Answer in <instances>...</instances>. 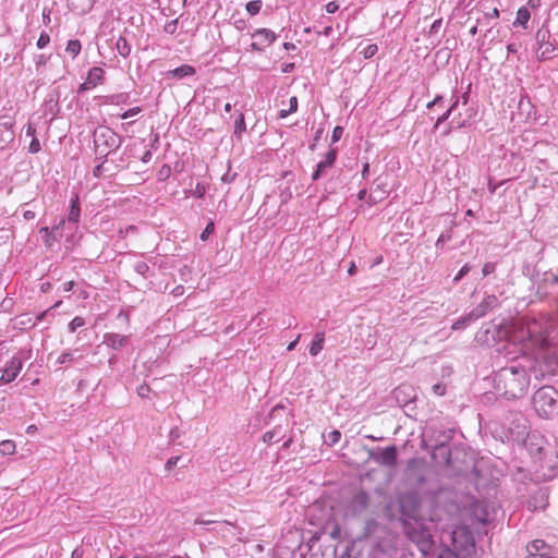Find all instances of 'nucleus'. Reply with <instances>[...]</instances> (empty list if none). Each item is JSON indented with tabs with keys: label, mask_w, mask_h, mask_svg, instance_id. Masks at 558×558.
Returning <instances> with one entry per match:
<instances>
[{
	"label": "nucleus",
	"mask_w": 558,
	"mask_h": 558,
	"mask_svg": "<svg viewBox=\"0 0 558 558\" xmlns=\"http://www.w3.org/2000/svg\"><path fill=\"white\" fill-rule=\"evenodd\" d=\"M75 357H74V352L72 351H66V352H63L57 360V363L58 364H65L68 362H72L74 361Z\"/></svg>",
	"instance_id": "e433bc0d"
},
{
	"label": "nucleus",
	"mask_w": 558,
	"mask_h": 558,
	"mask_svg": "<svg viewBox=\"0 0 558 558\" xmlns=\"http://www.w3.org/2000/svg\"><path fill=\"white\" fill-rule=\"evenodd\" d=\"M451 550L462 558H474L476 555L473 533L465 526H458L451 533Z\"/></svg>",
	"instance_id": "20e7f679"
},
{
	"label": "nucleus",
	"mask_w": 558,
	"mask_h": 558,
	"mask_svg": "<svg viewBox=\"0 0 558 558\" xmlns=\"http://www.w3.org/2000/svg\"><path fill=\"white\" fill-rule=\"evenodd\" d=\"M49 58H50L49 56H46L44 53L37 56V58H36V65L37 66L46 65V63L48 62Z\"/></svg>",
	"instance_id": "864d4df0"
},
{
	"label": "nucleus",
	"mask_w": 558,
	"mask_h": 558,
	"mask_svg": "<svg viewBox=\"0 0 558 558\" xmlns=\"http://www.w3.org/2000/svg\"><path fill=\"white\" fill-rule=\"evenodd\" d=\"M289 110L291 112H295L298 110V98L295 96L291 97L289 100Z\"/></svg>",
	"instance_id": "6e6d98bb"
},
{
	"label": "nucleus",
	"mask_w": 558,
	"mask_h": 558,
	"mask_svg": "<svg viewBox=\"0 0 558 558\" xmlns=\"http://www.w3.org/2000/svg\"><path fill=\"white\" fill-rule=\"evenodd\" d=\"M327 168H330L328 165L325 163V160H322L317 163V167H316V170L313 172L312 174V180L313 181H317L323 172L327 169Z\"/></svg>",
	"instance_id": "7c9ffc66"
},
{
	"label": "nucleus",
	"mask_w": 558,
	"mask_h": 558,
	"mask_svg": "<svg viewBox=\"0 0 558 558\" xmlns=\"http://www.w3.org/2000/svg\"><path fill=\"white\" fill-rule=\"evenodd\" d=\"M471 267L465 264L460 270L459 272L456 275V277L453 278V281L454 282H458L460 281L469 271H470Z\"/></svg>",
	"instance_id": "a18cd8bd"
},
{
	"label": "nucleus",
	"mask_w": 558,
	"mask_h": 558,
	"mask_svg": "<svg viewBox=\"0 0 558 558\" xmlns=\"http://www.w3.org/2000/svg\"><path fill=\"white\" fill-rule=\"evenodd\" d=\"M398 451L396 446L387 447L375 457V461L385 465L393 466L397 463Z\"/></svg>",
	"instance_id": "ddd939ff"
},
{
	"label": "nucleus",
	"mask_w": 558,
	"mask_h": 558,
	"mask_svg": "<svg viewBox=\"0 0 558 558\" xmlns=\"http://www.w3.org/2000/svg\"><path fill=\"white\" fill-rule=\"evenodd\" d=\"M134 270L138 275L146 277L147 272L149 271V266L145 262H137L134 265Z\"/></svg>",
	"instance_id": "f704fd0d"
},
{
	"label": "nucleus",
	"mask_w": 558,
	"mask_h": 558,
	"mask_svg": "<svg viewBox=\"0 0 558 558\" xmlns=\"http://www.w3.org/2000/svg\"><path fill=\"white\" fill-rule=\"evenodd\" d=\"M73 287H74V282L72 280L71 281H66V282L63 283L62 290L64 292H70L73 289Z\"/></svg>",
	"instance_id": "052dcab7"
},
{
	"label": "nucleus",
	"mask_w": 558,
	"mask_h": 558,
	"mask_svg": "<svg viewBox=\"0 0 558 558\" xmlns=\"http://www.w3.org/2000/svg\"><path fill=\"white\" fill-rule=\"evenodd\" d=\"M204 194H205V186L198 183V184L196 185V187H195V195H196L197 197H203V196H204Z\"/></svg>",
	"instance_id": "13d9d810"
},
{
	"label": "nucleus",
	"mask_w": 558,
	"mask_h": 558,
	"mask_svg": "<svg viewBox=\"0 0 558 558\" xmlns=\"http://www.w3.org/2000/svg\"><path fill=\"white\" fill-rule=\"evenodd\" d=\"M530 17H531L530 11L525 7H522L517 12V19H515L514 24H520L524 28H526V24H527Z\"/></svg>",
	"instance_id": "4be33fe9"
},
{
	"label": "nucleus",
	"mask_w": 558,
	"mask_h": 558,
	"mask_svg": "<svg viewBox=\"0 0 558 558\" xmlns=\"http://www.w3.org/2000/svg\"><path fill=\"white\" fill-rule=\"evenodd\" d=\"M262 5H263L262 0H253V1H250L246 3L245 9H246V12L253 16V15H256L259 13Z\"/></svg>",
	"instance_id": "a878e982"
},
{
	"label": "nucleus",
	"mask_w": 558,
	"mask_h": 558,
	"mask_svg": "<svg viewBox=\"0 0 558 558\" xmlns=\"http://www.w3.org/2000/svg\"><path fill=\"white\" fill-rule=\"evenodd\" d=\"M149 392H150V387L146 384H143V385L138 386V388H137V395L141 398H147Z\"/></svg>",
	"instance_id": "c03bdc74"
},
{
	"label": "nucleus",
	"mask_w": 558,
	"mask_h": 558,
	"mask_svg": "<svg viewBox=\"0 0 558 558\" xmlns=\"http://www.w3.org/2000/svg\"><path fill=\"white\" fill-rule=\"evenodd\" d=\"M195 73L196 70L194 66L190 64H183L179 68H175L174 70L169 71L168 75L180 80L186 76H192Z\"/></svg>",
	"instance_id": "f3484780"
},
{
	"label": "nucleus",
	"mask_w": 558,
	"mask_h": 558,
	"mask_svg": "<svg viewBox=\"0 0 558 558\" xmlns=\"http://www.w3.org/2000/svg\"><path fill=\"white\" fill-rule=\"evenodd\" d=\"M392 398L399 407H407L416 399V391L412 385L402 384L392 391Z\"/></svg>",
	"instance_id": "1a4fd4ad"
},
{
	"label": "nucleus",
	"mask_w": 558,
	"mask_h": 558,
	"mask_svg": "<svg viewBox=\"0 0 558 558\" xmlns=\"http://www.w3.org/2000/svg\"><path fill=\"white\" fill-rule=\"evenodd\" d=\"M85 325V319L81 316L74 317L69 324V330L74 332L77 328L83 327Z\"/></svg>",
	"instance_id": "473e14b6"
},
{
	"label": "nucleus",
	"mask_w": 558,
	"mask_h": 558,
	"mask_svg": "<svg viewBox=\"0 0 558 558\" xmlns=\"http://www.w3.org/2000/svg\"><path fill=\"white\" fill-rule=\"evenodd\" d=\"M512 416L513 420L511 421L508 430L510 435L515 439H523L524 436L527 434L525 420L521 413H513Z\"/></svg>",
	"instance_id": "f8f14e48"
},
{
	"label": "nucleus",
	"mask_w": 558,
	"mask_h": 558,
	"mask_svg": "<svg viewBox=\"0 0 558 558\" xmlns=\"http://www.w3.org/2000/svg\"><path fill=\"white\" fill-rule=\"evenodd\" d=\"M178 23H179V19H174L172 21L167 22L163 26V31L167 34L173 35L177 32Z\"/></svg>",
	"instance_id": "c9c22d12"
},
{
	"label": "nucleus",
	"mask_w": 558,
	"mask_h": 558,
	"mask_svg": "<svg viewBox=\"0 0 558 558\" xmlns=\"http://www.w3.org/2000/svg\"><path fill=\"white\" fill-rule=\"evenodd\" d=\"M35 132H36V129L32 124H28L26 128V135L34 137Z\"/></svg>",
	"instance_id": "338daca9"
},
{
	"label": "nucleus",
	"mask_w": 558,
	"mask_h": 558,
	"mask_svg": "<svg viewBox=\"0 0 558 558\" xmlns=\"http://www.w3.org/2000/svg\"><path fill=\"white\" fill-rule=\"evenodd\" d=\"M50 43V36L46 32H41L38 40H37V47L39 49L45 48Z\"/></svg>",
	"instance_id": "4c0bfd02"
},
{
	"label": "nucleus",
	"mask_w": 558,
	"mask_h": 558,
	"mask_svg": "<svg viewBox=\"0 0 558 558\" xmlns=\"http://www.w3.org/2000/svg\"><path fill=\"white\" fill-rule=\"evenodd\" d=\"M436 451H437V453H439L440 456L444 457L447 464L450 463V453H449L448 448L445 445L441 444V445L437 446Z\"/></svg>",
	"instance_id": "ea45409f"
},
{
	"label": "nucleus",
	"mask_w": 558,
	"mask_h": 558,
	"mask_svg": "<svg viewBox=\"0 0 558 558\" xmlns=\"http://www.w3.org/2000/svg\"><path fill=\"white\" fill-rule=\"evenodd\" d=\"M215 230V225L213 221H210L206 228L203 230V232L201 233L199 238L202 241H206L208 240L209 235L214 232Z\"/></svg>",
	"instance_id": "58836bf2"
},
{
	"label": "nucleus",
	"mask_w": 558,
	"mask_h": 558,
	"mask_svg": "<svg viewBox=\"0 0 558 558\" xmlns=\"http://www.w3.org/2000/svg\"><path fill=\"white\" fill-rule=\"evenodd\" d=\"M180 459V457H171L170 459H168V461L166 462V470H172L178 464Z\"/></svg>",
	"instance_id": "603ef678"
},
{
	"label": "nucleus",
	"mask_w": 558,
	"mask_h": 558,
	"mask_svg": "<svg viewBox=\"0 0 558 558\" xmlns=\"http://www.w3.org/2000/svg\"><path fill=\"white\" fill-rule=\"evenodd\" d=\"M252 38L251 49L262 52L276 40V35L268 28H259L253 33Z\"/></svg>",
	"instance_id": "6e6552de"
},
{
	"label": "nucleus",
	"mask_w": 558,
	"mask_h": 558,
	"mask_svg": "<svg viewBox=\"0 0 558 558\" xmlns=\"http://www.w3.org/2000/svg\"><path fill=\"white\" fill-rule=\"evenodd\" d=\"M529 555H543L547 554V545L543 539H535L526 546Z\"/></svg>",
	"instance_id": "6ab92c4d"
},
{
	"label": "nucleus",
	"mask_w": 558,
	"mask_h": 558,
	"mask_svg": "<svg viewBox=\"0 0 558 558\" xmlns=\"http://www.w3.org/2000/svg\"><path fill=\"white\" fill-rule=\"evenodd\" d=\"M495 271V264L494 263H486L483 266L482 274L484 277L490 275Z\"/></svg>",
	"instance_id": "3c124183"
},
{
	"label": "nucleus",
	"mask_w": 558,
	"mask_h": 558,
	"mask_svg": "<svg viewBox=\"0 0 558 558\" xmlns=\"http://www.w3.org/2000/svg\"><path fill=\"white\" fill-rule=\"evenodd\" d=\"M324 342H325V333L316 332L314 336V340L312 341V344L310 347V354L313 356H316L323 350Z\"/></svg>",
	"instance_id": "aec40b11"
},
{
	"label": "nucleus",
	"mask_w": 558,
	"mask_h": 558,
	"mask_svg": "<svg viewBox=\"0 0 558 558\" xmlns=\"http://www.w3.org/2000/svg\"><path fill=\"white\" fill-rule=\"evenodd\" d=\"M104 80V70L98 66H94L88 71L86 81L87 85L96 87L97 85L101 84Z\"/></svg>",
	"instance_id": "dca6fc26"
},
{
	"label": "nucleus",
	"mask_w": 558,
	"mask_h": 558,
	"mask_svg": "<svg viewBox=\"0 0 558 558\" xmlns=\"http://www.w3.org/2000/svg\"><path fill=\"white\" fill-rule=\"evenodd\" d=\"M11 122L0 123V149H3L14 138V132L12 130Z\"/></svg>",
	"instance_id": "2eb2a0df"
},
{
	"label": "nucleus",
	"mask_w": 558,
	"mask_h": 558,
	"mask_svg": "<svg viewBox=\"0 0 558 558\" xmlns=\"http://www.w3.org/2000/svg\"><path fill=\"white\" fill-rule=\"evenodd\" d=\"M129 94L128 93H120L114 94L108 97V101L112 105H125L129 101Z\"/></svg>",
	"instance_id": "393cba45"
},
{
	"label": "nucleus",
	"mask_w": 558,
	"mask_h": 558,
	"mask_svg": "<svg viewBox=\"0 0 558 558\" xmlns=\"http://www.w3.org/2000/svg\"><path fill=\"white\" fill-rule=\"evenodd\" d=\"M525 558H553L551 556H548L547 554L543 555H527Z\"/></svg>",
	"instance_id": "774afa93"
},
{
	"label": "nucleus",
	"mask_w": 558,
	"mask_h": 558,
	"mask_svg": "<svg viewBox=\"0 0 558 558\" xmlns=\"http://www.w3.org/2000/svg\"><path fill=\"white\" fill-rule=\"evenodd\" d=\"M80 215H81L80 199H78V195H75L71 199L70 210H69V214H68V221L72 222V223L78 222Z\"/></svg>",
	"instance_id": "a211bd4d"
},
{
	"label": "nucleus",
	"mask_w": 558,
	"mask_h": 558,
	"mask_svg": "<svg viewBox=\"0 0 558 558\" xmlns=\"http://www.w3.org/2000/svg\"><path fill=\"white\" fill-rule=\"evenodd\" d=\"M557 391L550 386L541 387L533 396L532 402L535 411L542 417L549 418L554 416L556 411Z\"/></svg>",
	"instance_id": "39448f33"
},
{
	"label": "nucleus",
	"mask_w": 558,
	"mask_h": 558,
	"mask_svg": "<svg viewBox=\"0 0 558 558\" xmlns=\"http://www.w3.org/2000/svg\"><path fill=\"white\" fill-rule=\"evenodd\" d=\"M100 160H101V162L98 166H96L94 168V170H93V173H94L95 177H99L101 174L102 168H104V163H105V161L107 159H100Z\"/></svg>",
	"instance_id": "4d7b16f0"
},
{
	"label": "nucleus",
	"mask_w": 558,
	"mask_h": 558,
	"mask_svg": "<svg viewBox=\"0 0 558 558\" xmlns=\"http://www.w3.org/2000/svg\"><path fill=\"white\" fill-rule=\"evenodd\" d=\"M343 134V128L342 126H336L332 131L331 141L332 143L338 142Z\"/></svg>",
	"instance_id": "8fccbe9b"
},
{
	"label": "nucleus",
	"mask_w": 558,
	"mask_h": 558,
	"mask_svg": "<svg viewBox=\"0 0 558 558\" xmlns=\"http://www.w3.org/2000/svg\"><path fill=\"white\" fill-rule=\"evenodd\" d=\"M23 216L26 220H33L36 217V214L33 210H25Z\"/></svg>",
	"instance_id": "e2e57ef3"
},
{
	"label": "nucleus",
	"mask_w": 558,
	"mask_h": 558,
	"mask_svg": "<svg viewBox=\"0 0 558 558\" xmlns=\"http://www.w3.org/2000/svg\"><path fill=\"white\" fill-rule=\"evenodd\" d=\"M341 433L339 430H332L328 434V440L330 445H333L340 440Z\"/></svg>",
	"instance_id": "09e8293b"
},
{
	"label": "nucleus",
	"mask_w": 558,
	"mask_h": 558,
	"mask_svg": "<svg viewBox=\"0 0 558 558\" xmlns=\"http://www.w3.org/2000/svg\"><path fill=\"white\" fill-rule=\"evenodd\" d=\"M499 16V11L495 8L493 9V11L490 13H487L485 15L486 19H498Z\"/></svg>",
	"instance_id": "0e129e2a"
},
{
	"label": "nucleus",
	"mask_w": 558,
	"mask_h": 558,
	"mask_svg": "<svg viewBox=\"0 0 558 558\" xmlns=\"http://www.w3.org/2000/svg\"><path fill=\"white\" fill-rule=\"evenodd\" d=\"M551 363H543L536 357H523L501 367L494 374V388L501 397L512 400L522 398L532 379L541 380L553 375Z\"/></svg>",
	"instance_id": "f257e3e1"
},
{
	"label": "nucleus",
	"mask_w": 558,
	"mask_h": 558,
	"mask_svg": "<svg viewBox=\"0 0 558 558\" xmlns=\"http://www.w3.org/2000/svg\"><path fill=\"white\" fill-rule=\"evenodd\" d=\"M459 100L458 98L451 104V106L441 114L437 118V121H436V124H435V128H438V125L442 122H445L449 117L450 114L452 113V111L456 109L457 105H458Z\"/></svg>",
	"instance_id": "cd10ccee"
},
{
	"label": "nucleus",
	"mask_w": 558,
	"mask_h": 558,
	"mask_svg": "<svg viewBox=\"0 0 558 558\" xmlns=\"http://www.w3.org/2000/svg\"><path fill=\"white\" fill-rule=\"evenodd\" d=\"M83 549L81 547H76L71 555V558H83Z\"/></svg>",
	"instance_id": "bf43d9fd"
},
{
	"label": "nucleus",
	"mask_w": 558,
	"mask_h": 558,
	"mask_svg": "<svg viewBox=\"0 0 558 558\" xmlns=\"http://www.w3.org/2000/svg\"><path fill=\"white\" fill-rule=\"evenodd\" d=\"M450 239L451 234L449 232L441 233L436 242V247L442 246L446 242L450 241Z\"/></svg>",
	"instance_id": "49530a36"
},
{
	"label": "nucleus",
	"mask_w": 558,
	"mask_h": 558,
	"mask_svg": "<svg viewBox=\"0 0 558 558\" xmlns=\"http://www.w3.org/2000/svg\"><path fill=\"white\" fill-rule=\"evenodd\" d=\"M95 154L98 159H107L123 143V137L108 126H98L93 134Z\"/></svg>",
	"instance_id": "7ed1b4c3"
},
{
	"label": "nucleus",
	"mask_w": 558,
	"mask_h": 558,
	"mask_svg": "<svg viewBox=\"0 0 558 558\" xmlns=\"http://www.w3.org/2000/svg\"><path fill=\"white\" fill-rule=\"evenodd\" d=\"M437 558H462L459 554L456 551H452L450 547L445 546L440 549L438 553Z\"/></svg>",
	"instance_id": "c756f323"
},
{
	"label": "nucleus",
	"mask_w": 558,
	"mask_h": 558,
	"mask_svg": "<svg viewBox=\"0 0 558 558\" xmlns=\"http://www.w3.org/2000/svg\"><path fill=\"white\" fill-rule=\"evenodd\" d=\"M22 368V360L17 356H13L5 366V368L3 369V374L0 377V384H9L13 381L17 377Z\"/></svg>",
	"instance_id": "9d476101"
},
{
	"label": "nucleus",
	"mask_w": 558,
	"mask_h": 558,
	"mask_svg": "<svg viewBox=\"0 0 558 558\" xmlns=\"http://www.w3.org/2000/svg\"><path fill=\"white\" fill-rule=\"evenodd\" d=\"M338 9L339 4L336 1H330L326 4V11L328 13H335L336 11H338Z\"/></svg>",
	"instance_id": "5fc2aeb1"
},
{
	"label": "nucleus",
	"mask_w": 558,
	"mask_h": 558,
	"mask_svg": "<svg viewBox=\"0 0 558 558\" xmlns=\"http://www.w3.org/2000/svg\"><path fill=\"white\" fill-rule=\"evenodd\" d=\"M474 318H470V313L461 318H459L453 325L452 329L459 330L465 328L471 322H474Z\"/></svg>",
	"instance_id": "c85d7f7f"
},
{
	"label": "nucleus",
	"mask_w": 558,
	"mask_h": 558,
	"mask_svg": "<svg viewBox=\"0 0 558 558\" xmlns=\"http://www.w3.org/2000/svg\"><path fill=\"white\" fill-rule=\"evenodd\" d=\"M369 506V496L366 492L360 490L355 493L350 499L347 510L353 517H360L364 514Z\"/></svg>",
	"instance_id": "0eeeda50"
},
{
	"label": "nucleus",
	"mask_w": 558,
	"mask_h": 558,
	"mask_svg": "<svg viewBox=\"0 0 558 558\" xmlns=\"http://www.w3.org/2000/svg\"><path fill=\"white\" fill-rule=\"evenodd\" d=\"M444 98L441 96H437L432 102L427 105L428 108L438 106L442 102Z\"/></svg>",
	"instance_id": "680f3d73"
},
{
	"label": "nucleus",
	"mask_w": 558,
	"mask_h": 558,
	"mask_svg": "<svg viewBox=\"0 0 558 558\" xmlns=\"http://www.w3.org/2000/svg\"><path fill=\"white\" fill-rule=\"evenodd\" d=\"M128 342V337L119 333H106L104 343L110 347L113 350H120Z\"/></svg>",
	"instance_id": "4468645a"
},
{
	"label": "nucleus",
	"mask_w": 558,
	"mask_h": 558,
	"mask_svg": "<svg viewBox=\"0 0 558 558\" xmlns=\"http://www.w3.org/2000/svg\"><path fill=\"white\" fill-rule=\"evenodd\" d=\"M536 39V56L541 61L549 60L554 57L555 45L549 40L550 33L548 29H538L535 35Z\"/></svg>",
	"instance_id": "423d86ee"
},
{
	"label": "nucleus",
	"mask_w": 558,
	"mask_h": 558,
	"mask_svg": "<svg viewBox=\"0 0 558 558\" xmlns=\"http://www.w3.org/2000/svg\"><path fill=\"white\" fill-rule=\"evenodd\" d=\"M116 49H117L118 53L123 58L129 57L131 53V45L129 44L126 38H124L123 36L118 37V39L116 41Z\"/></svg>",
	"instance_id": "412c9836"
},
{
	"label": "nucleus",
	"mask_w": 558,
	"mask_h": 558,
	"mask_svg": "<svg viewBox=\"0 0 558 558\" xmlns=\"http://www.w3.org/2000/svg\"><path fill=\"white\" fill-rule=\"evenodd\" d=\"M378 51V47L375 44L367 45L361 53L365 59H369L375 56V53Z\"/></svg>",
	"instance_id": "2f4dec72"
},
{
	"label": "nucleus",
	"mask_w": 558,
	"mask_h": 558,
	"mask_svg": "<svg viewBox=\"0 0 558 558\" xmlns=\"http://www.w3.org/2000/svg\"><path fill=\"white\" fill-rule=\"evenodd\" d=\"M281 439V436L277 428L268 430L264 434L263 440L268 444L277 442Z\"/></svg>",
	"instance_id": "bb28decb"
},
{
	"label": "nucleus",
	"mask_w": 558,
	"mask_h": 558,
	"mask_svg": "<svg viewBox=\"0 0 558 558\" xmlns=\"http://www.w3.org/2000/svg\"><path fill=\"white\" fill-rule=\"evenodd\" d=\"M498 305V299L495 295H487L476 307L470 312V318L475 320L485 316L488 312Z\"/></svg>",
	"instance_id": "9b49d317"
},
{
	"label": "nucleus",
	"mask_w": 558,
	"mask_h": 558,
	"mask_svg": "<svg viewBox=\"0 0 558 558\" xmlns=\"http://www.w3.org/2000/svg\"><path fill=\"white\" fill-rule=\"evenodd\" d=\"M245 129H246V126H245L244 116L241 113L234 122V133L240 135L241 133H243L245 131Z\"/></svg>",
	"instance_id": "72a5a7b5"
},
{
	"label": "nucleus",
	"mask_w": 558,
	"mask_h": 558,
	"mask_svg": "<svg viewBox=\"0 0 558 558\" xmlns=\"http://www.w3.org/2000/svg\"><path fill=\"white\" fill-rule=\"evenodd\" d=\"M434 395L444 396L446 393V386L441 383H437L432 387Z\"/></svg>",
	"instance_id": "37998d69"
},
{
	"label": "nucleus",
	"mask_w": 558,
	"mask_h": 558,
	"mask_svg": "<svg viewBox=\"0 0 558 558\" xmlns=\"http://www.w3.org/2000/svg\"><path fill=\"white\" fill-rule=\"evenodd\" d=\"M337 158V150L335 148L330 149L325 156V163L329 167H332Z\"/></svg>",
	"instance_id": "a19ab883"
},
{
	"label": "nucleus",
	"mask_w": 558,
	"mask_h": 558,
	"mask_svg": "<svg viewBox=\"0 0 558 558\" xmlns=\"http://www.w3.org/2000/svg\"><path fill=\"white\" fill-rule=\"evenodd\" d=\"M40 150V143L39 141L36 138V137H33L31 144H29V147H28V151L31 154H36Z\"/></svg>",
	"instance_id": "de8ad7c7"
},
{
	"label": "nucleus",
	"mask_w": 558,
	"mask_h": 558,
	"mask_svg": "<svg viewBox=\"0 0 558 558\" xmlns=\"http://www.w3.org/2000/svg\"><path fill=\"white\" fill-rule=\"evenodd\" d=\"M401 522L408 539L416 544L422 553H427L433 547V536L423 519L408 515Z\"/></svg>",
	"instance_id": "f03ea898"
},
{
	"label": "nucleus",
	"mask_w": 558,
	"mask_h": 558,
	"mask_svg": "<svg viewBox=\"0 0 558 558\" xmlns=\"http://www.w3.org/2000/svg\"><path fill=\"white\" fill-rule=\"evenodd\" d=\"M82 45L77 39L69 40L65 48L66 52L70 53L72 58H75L80 53Z\"/></svg>",
	"instance_id": "5701e85b"
},
{
	"label": "nucleus",
	"mask_w": 558,
	"mask_h": 558,
	"mask_svg": "<svg viewBox=\"0 0 558 558\" xmlns=\"http://www.w3.org/2000/svg\"><path fill=\"white\" fill-rule=\"evenodd\" d=\"M15 452V442L13 440H3L0 442V453L10 456Z\"/></svg>",
	"instance_id": "b1692460"
},
{
	"label": "nucleus",
	"mask_w": 558,
	"mask_h": 558,
	"mask_svg": "<svg viewBox=\"0 0 558 558\" xmlns=\"http://www.w3.org/2000/svg\"><path fill=\"white\" fill-rule=\"evenodd\" d=\"M43 20L46 25L50 23V11L44 10L43 12Z\"/></svg>",
	"instance_id": "69168bd1"
},
{
	"label": "nucleus",
	"mask_w": 558,
	"mask_h": 558,
	"mask_svg": "<svg viewBox=\"0 0 558 558\" xmlns=\"http://www.w3.org/2000/svg\"><path fill=\"white\" fill-rule=\"evenodd\" d=\"M141 111H142L141 107H134V108H131V109L126 110L125 112H123L120 116V118L121 119H129L131 117H134V116L138 114Z\"/></svg>",
	"instance_id": "79ce46f5"
}]
</instances>
